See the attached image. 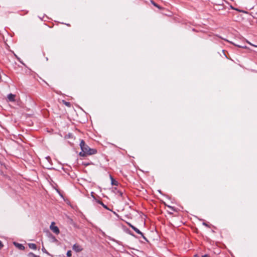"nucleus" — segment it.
<instances>
[{"label": "nucleus", "mask_w": 257, "mask_h": 257, "mask_svg": "<svg viewBox=\"0 0 257 257\" xmlns=\"http://www.w3.org/2000/svg\"><path fill=\"white\" fill-rule=\"evenodd\" d=\"M80 146L82 151L79 153V155L81 157H85L88 155H92L97 153V150L96 149L90 148L83 140H81Z\"/></svg>", "instance_id": "1"}, {"label": "nucleus", "mask_w": 257, "mask_h": 257, "mask_svg": "<svg viewBox=\"0 0 257 257\" xmlns=\"http://www.w3.org/2000/svg\"><path fill=\"white\" fill-rule=\"evenodd\" d=\"M55 223L54 222H52L50 226V229L55 234H58L60 233V230L59 228L55 225Z\"/></svg>", "instance_id": "2"}, {"label": "nucleus", "mask_w": 257, "mask_h": 257, "mask_svg": "<svg viewBox=\"0 0 257 257\" xmlns=\"http://www.w3.org/2000/svg\"><path fill=\"white\" fill-rule=\"evenodd\" d=\"M72 248L75 251L77 252H80L83 250V247L82 246L77 243L74 244L72 247Z\"/></svg>", "instance_id": "3"}, {"label": "nucleus", "mask_w": 257, "mask_h": 257, "mask_svg": "<svg viewBox=\"0 0 257 257\" xmlns=\"http://www.w3.org/2000/svg\"><path fill=\"white\" fill-rule=\"evenodd\" d=\"M16 95L15 94H9L8 95V99L9 101H11V102H14L15 101V98H16Z\"/></svg>", "instance_id": "4"}, {"label": "nucleus", "mask_w": 257, "mask_h": 257, "mask_svg": "<svg viewBox=\"0 0 257 257\" xmlns=\"http://www.w3.org/2000/svg\"><path fill=\"white\" fill-rule=\"evenodd\" d=\"M132 229L137 233L141 234L145 240H147L146 238L144 236L143 233L139 229H138L135 226H132Z\"/></svg>", "instance_id": "5"}, {"label": "nucleus", "mask_w": 257, "mask_h": 257, "mask_svg": "<svg viewBox=\"0 0 257 257\" xmlns=\"http://www.w3.org/2000/svg\"><path fill=\"white\" fill-rule=\"evenodd\" d=\"M110 179L111 181V184L112 185H117L118 182L114 179L111 176H110Z\"/></svg>", "instance_id": "6"}, {"label": "nucleus", "mask_w": 257, "mask_h": 257, "mask_svg": "<svg viewBox=\"0 0 257 257\" xmlns=\"http://www.w3.org/2000/svg\"><path fill=\"white\" fill-rule=\"evenodd\" d=\"M29 246L30 248L33 249H37V246L35 243H29Z\"/></svg>", "instance_id": "7"}, {"label": "nucleus", "mask_w": 257, "mask_h": 257, "mask_svg": "<svg viewBox=\"0 0 257 257\" xmlns=\"http://www.w3.org/2000/svg\"><path fill=\"white\" fill-rule=\"evenodd\" d=\"M16 245L21 250H24L25 249V247L22 244L20 243H15Z\"/></svg>", "instance_id": "8"}, {"label": "nucleus", "mask_w": 257, "mask_h": 257, "mask_svg": "<svg viewBox=\"0 0 257 257\" xmlns=\"http://www.w3.org/2000/svg\"><path fill=\"white\" fill-rule=\"evenodd\" d=\"M62 102H63V103L65 105H66V106H67V107H71V103H70V102H67V101H65V100H63V101H62Z\"/></svg>", "instance_id": "9"}, {"label": "nucleus", "mask_w": 257, "mask_h": 257, "mask_svg": "<svg viewBox=\"0 0 257 257\" xmlns=\"http://www.w3.org/2000/svg\"><path fill=\"white\" fill-rule=\"evenodd\" d=\"M67 256L68 257H70L72 255V253H71V250H68L67 252Z\"/></svg>", "instance_id": "10"}, {"label": "nucleus", "mask_w": 257, "mask_h": 257, "mask_svg": "<svg viewBox=\"0 0 257 257\" xmlns=\"http://www.w3.org/2000/svg\"><path fill=\"white\" fill-rule=\"evenodd\" d=\"M99 203H100V204H101V205H102V206H103L104 208H106V209H108V208H107V206H106L105 205H104V204L102 202L100 201V202H99Z\"/></svg>", "instance_id": "11"}, {"label": "nucleus", "mask_w": 257, "mask_h": 257, "mask_svg": "<svg viewBox=\"0 0 257 257\" xmlns=\"http://www.w3.org/2000/svg\"><path fill=\"white\" fill-rule=\"evenodd\" d=\"M152 3L154 5V6H155V7H157L158 8L161 9V7L159 5H158L157 4L155 3L154 2H152Z\"/></svg>", "instance_id": "12"}, {"label": "nucleus", "mask_w": 257, "mask_h": 257, "mask_svg": "<svg viewBox=\"0 0 257 257\" xmlns=\"http://www.w3.org/2000/svg\"><path fill=\"white\" fill-rule=\"evenodd\" d=\"M247 43L250 44V45L253 46V47H257V45H253L252 44H251V43L249 42H247Z\"/></svg>", "instance_id": "13"}, {"label": "nucleus", "mask_w": 257, "mask_h": 257, "mask_svg": "<svg viewBox=\"0 0 257 257\" xmlns=\"http://www.w3.org/2000/svg\"><path fill=\"white\" fill-rule=\"evenodd\" d=\"M3 247V244L2 242L0 241V249H1Z\"/></svg>", "instance_id": "14"}, {"label": "nucleus", "mask_w": 257, "mask_h": 257, "mask_svg": "<svg viewBox=\"0 0 257 257\" xmlns=\"http://www.w3.org/2000/svg\"><path fill=\"white\" fill-rule=\"evenodd\" d=\"M168 207L169 208H170L171 210H175L173 207H171V206H168Z\"/></svg>", "instance_id": "15"}, {"label": "nucleus", "mask_w": 257, "mask_h": 257, "mask_svg": "<svg viewBox=\"0 0 257 257\" xmlns=\"http://www.w3.org/2000/svg\"><path fill=\"white\" fill-rule=\"evenodd\" d=\"M42 250L43 251V252H47L46 249L44 247L42 248Z\"/></svg>", "instance_id": "16"}, {"label": "nucleus", "mask_w": 257, "mask_h": 257, "mask_svg": "<svg viewBox=\"0 0 257 257\" xmlns=\"http://www.w3.org/2000/svg\"><path fill=\"white\" fill-rule=\"evenodd\" d=\"M128 225L132 228V226H134L133 225H132L131 223H127Z\"/></svg>", "instance_id": "17"}, {"label": "nucleus", "mask_w": 257, "mask_h": 257, "mask_svg": "<svg viewBox=\"0 0 257 257\" xmlns=\"http://www.w3.org/2000/svg\"><path fill=\"white\" fill-rule=\"evenodd\" d=\"M202 257H209V256L207 254H205L204 255H202Z\"/></svg>", "instance_id": "18"}, {"label": "nucleus", "mask_w": 257, "mask_h": 257, "mask_svg": "<svg viewBox=\"0 0 257 257\" xmlns=\"http://www.w3.org/2000/svg\"><path fill=\"white\" fill-rule=\"evenodd\" d=\"M53 240L57 241V239L55 237H53Z\"/></svg>", "instance_id": "19"}, {"label": "nucleus", "mask_w": 257, "mask_h": 257, "mask_svg": "<svg viewBox=\"0 0 257 257\" xmlns=\"http://www.w3.org/2000/svg\"><path fill=\"white\" fill-rule=\"evenodd\" d=\"M119 193L120 196H122V193L121 192H119Z\"/></svg>", "instance_id": "20"}, {"label": "nucleus", "mask_w": 257, "mask_h": 257, "mask_svg": "<svg viewBox=\"0 0 257 257\" xmlns=\"http://www.w3.org/2000/svg\"><path fill=\"white\" fill-rule=\"evenodd\" d=\"M194 257H198V256L196 255H194Z\"/></svg>", "instance_id": "21"}]
</instances>
